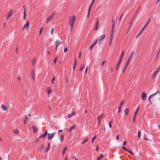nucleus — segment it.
<instances>
[{"label": "nucleus", "mask_w": 160, "mask_h": 160, "mask_svg": "<svg viewBox=\"0 0 160 160\" xmlns=\"http://www.w3.org/2000/svg\"><path fill=\"white\" fill-rule=\"evenodd\" d=\"M69 23L70 25H74V23L76 20V16L73 15L69 18Z\"/></svg>", "instance_id": "nucleus-1"}, {"label": "nucleus", "mask_w": 160, "mask_h": 160, "mask_svg": "<svg viewBox=\"0 0 160 160\" xmlns=\"http://www.w3.org/2000/svg\"><path fill=\"white\" fill-rule=\"evenodd\" d=\"M116 32V30L115 29V25L114 24H112L111 37H113L114 36V34Z\"/></svg>", "instance_id": "nucleus-2"}, {"label": "nucleus", "mask_w": 160, "mask_h": 160, "mask_svg": "<svg viewBox=\"0 0 160 160\" xmlns=\"http://www.w3.org/2000/svg\"><path fill=\"white\" fill-rule=\"evenodd\" d=\"M55 132H53L51 134L48 133L47 138L48 139V140H50L52 139L55 136Z\"/></svg>", "instance_id": "nucleus-3"}, {"label": "nucleus", "mask_w": 160, "mask_h": 160, "mask_svg": "<svg viewBox=\"0 0 160 160\" xmlns=\"http://www.w3.org/2000/svg\"><path fill=\"white\" fill-rule=\"evenodd\" d=\"M56 12L55 11H54L52 14L47 19V23H48L49 21L52 20L53 17L54 15L55 14Z\"/></svg>", "instance_id": "nucleus-4"}, {"label": "nucleus", "mask_w": 160, "mask_h": 160, "mask_svg": "<svg viewBox=\"0 0 160 160\" xmlns=\"http://www.w3.org/2000/svg\"><path fill=\"white\" fill-rule=\"evenodd\" d=\"M133 54H134L133 52H132L131 53V54H130V56L128 58V61H127V62L126 64H127L128 65L129 63H130V61H131V60L132 59V58L133 56Z\"/></svg>", "instance_id": "nucleus-5"}, {"label": "nucleus", "mask_w": 160, "mask_h": 160, "mask_svg": "<svg viewBox=\"0 0 160 160\" xmlns=\"http://www.w3.org/2000/svg\"><path fill=\"white\" fill-rule=\"evenodd\" d=\"M135 17H133L132 18V19H131L130 20V22H129V28H128V31H129L131 27L132 26V25L133 24V23L134 21L135 20Z\"/></svg>", "instance_id": "nucleus-6"}, {"label": "nucleus", "mask_w": 160, "mask_h": 160, "mask_svg": "<svg viewBox=\"0 0 160 160\" xmlns=\"http://www.w3.org/2000/svg\"><path fill=\"white\" fill-rule=\"evenodd\" d=\"M29 22L28 21L24 25L23 27L22 30H24L26 28L28 29L29 26Z\"/></svg>", "instance_id": "nucleus-7"}, {"label": "nucleus", "mask_w": 160, "mask_h": 160, "mask_svg": "<svg viewBox=\"0 0 160 160\" xmlns=\"http://www.w3.org/2000/svg\"><path fill=\"white\" fill-rule=\"evenodd\" d=\"M142 99L143 101L146 100L147 97V94L146 93L144 92H142L141 94Z\"/></svg>", "instance_id": "nucleus-8"}, {"label": "nucleus", "mask_w": 160, "mask_h": 160, "mask_svg": "<svg viewBox=\"0 0 160 160\" xmlns=\"http://www.w3.org/2000/svg\"><path fill=\"white\" fill-rule=\"evenodd\" d=\"M160 69V66L153 73V74L152 75V78H153L155 77V76L157 74V72H158L159 70Z\"/></svg>", "instance_id": "nucleus-9"}, {"label": "nucleus", "mask_w": 160, "mask_h": 160, "mask_svg": "<svg viewBox=\"0 0 160 160\" xmlns=\"http://www.w3.org/2000/svg\"><path fill=\"white\" fill-rule=\"evenodd\" d=\"M31 76L33 80H34L35 79V73L33 69L31 70Z\"/></svg>", "instance_id": "nucleus-10"}, {"label": "nucleus", "mask_w": 160, "mask_h": 160, "mask_svg": "<svg viewBox=\"0 0 160 160\" xmlns=\"http://www.w3.org/2000/svg\"><path fill=\"white\" fill-rule=\"evenodd\" d=\"M47 134H48L47 131V130H46L45 133L44 134L41 135L40 136H39V138H45L46 137V136L47 135Z\"/></svg>", "instance_id": "nucleus-11"}, {"label": "nucleus", "mask_w": 160, "mask_h": 160, "mask_svg": "<svg viewBox=\"0 0 160 160\" xmlns=\"http://www.w3.org/2000/svg\"><path fill=\"white\" fill-rule=\"evenodd\" d=\"M32 128L33 131V132L34 133H36L38 130L37 127L35 125H32Z\"/></svg>", "instance_id": "nucleus-12"}, {"label": "nucleus", "mask_w": 160, "mask_h": 160, "mask_svg": "<svg viewBox=\"0 0 160 160\" xmlns=\"http://www.w3.org/2000/svg\"><path fill=\"white\" fill-rule=\"evenodd\" d=\"M98 39H97L94 42L92 45L90 47V49H92L97 44L98 42Z\"/></svg>", "instance_id": "nucleus-13"}, {"label": "nucleus", "mask_w": 160, "mask_h": 160, "mask_svg": "<svg viewBox=\"0 0 160 160\" xmlns=\"http://www.w3.org/2000/svg\"><path fill=\"white\" fill-rule=\"evenodd\" d=\"M99 21L98 20H97V22L95 25V31L97 30L98 27V25H99Z\"/></svg>", "instance_id": "nucleus-14"}, {"label": "nucleus", "mask_w": 160, "mask_h": 160, "mask_svg": "<svg viewBox=\"0 0 160 160\" xmlns=\"http://www.w3.org/2000/svg\"><path fill=\"white\" fill-rule=\"evenodd\" d=\"M1 108L4 111H6L8 110V108L7 106L2 104L1 105Z\"/></svg>", "instance_id": "nucleus-15"}, {"label": "nucleus", "mask_w": 160, "mask_h": 160, "mask_svg": "<svg viewBox=\"0 0 160 160\" xmlns=\"http://www.w3.org/2000/svg\"><path fill=\"white\" fill-rule=\"evenodd\" d=\"M124 54V52L123 51H122L121 53V55L119 59V61H122L123 58Z\"/></svg>", "instance_id": "nucleus-16"}, {"label": "nucleus", "mask_w": 160, "mask_h": 160, "mask_svg": "<svg viewBox=\"0 0 160 160\" xmlns=\"http://www.w3.org/2000/svg\"><path fill=\"white\" fill-rule=\"evenodd\" d=\"M104 117V115L103 114H102L98 118V121H99L101 119H102Z\"/></svg>", "instance_id": "nucleus-17"}, {"label": "nucleus", "mask_w": 160, "mask_h": 160, "mask_svg": "<svg viewBox=\"0 0 160 160\" xmlns=\"http://www.w3.org/2000/svg\"><path fill=\"white\" fill-rule=\"evenodd\" d=\"M122 61H119V62H118V64H117V65H116V66L115 68V69L117 70H118V69H119V66L120 65V64L121 62Z\"/></svg>", "instance_id": "nucleus-18"}, {"label": "nucleus", "mask_w": 160, "mask_h": 160, "mask_svg": "<svg viewBox=\"0 0 160 160\" xmlns=\"http://www.w3.org/2000/svg\"><path fill=\"white\" fill-rule=\"evenodd\" d=\"M55 43L56 47V48H57L59 45L60 44L61 42L58 41H57L55 42Z\"/></svg>", "instance_id": "nucleus-19"}, {"label": "nucleus", "mask_w": 160, "mask_h": 160, "mask_svg": "<svg viewBox=\"0 0 160 160\" xmlns=\"http://www.w3.org/2000/svg\"><path fill=\"white\" fill-rule=\"evenodd\" d=\"M75 114V112H73L71 113L68 114V116L69 118H70L72 117Z\"/></svg>", "instance_id": "nucleus-20"}, {"label": "nucleus", "mask_w": 160, "mask_h": 160, "mask_svg": "<svg viewBox=\"0 0 160 160\" xmlns=\"http://www.w3.org/2000/svg\"><path fill=\"white\" fill-rule=\"evenodd\" d=\"M103 157V155L102 154H101L98 157L97 160H101Z\"/></svg>", "instance_id": "nucleus-21"}, {"label": "nucleus", "mask_w": 160, "mask_h": 160, "mask_svg": "<svg viewBox=\"0 0 160 160\" xmlns=\"http://www.w3.org/2000/svg\"><path fill=\"white\" fill-rule=\"evenodd\" d=\"M151 19L150 18H148V20L145 23V25L147 27L148 24H149L150 21H151Z\"/></svg>", "instance_id": "nucleus-22"}, {"label": "nucleus", "mask_w": 160, "mask_h": 160, "mask_svg": "<svg viewBox=\"0 0 160 160\" xmlns=\"http://www.w3.org/2000/svg\"><path fill=\"white\" fill-rule=\"evenodd\" d=\"M28 120V117L26 116H25V118L24 120V124H25L27 123Z\"/></svg>", "instance_id": "nucleus-23"}, {"label": "nucleus", "mask_w": 160, "mask_h": 160, "mask_svg": "<svg viewBox=\"0 0 160 160\" xmlns=\"http://www.w3.org/2000/svg\"><path fill=\"white\" fill-rule=\"evenodd\" d=\"M95 0H92L90 4V5L89 6V9H91H91L92 8V5L93 4V3H94V1Z\"/></svg>", "instance_id": "nucleus-24"}, {"label": "nucleus", "mask_w": 160, "mask_h": 160, "mask_svg": "<svg viewBox=\"0 0 160 160\" xmlns=\"http://www.w3.org/2000/svg\"><path fill=\"white\" fill-rule=\"evenodd\" d=\"M105 35H103L102 36H101L100 37V40L102 41L103 39H105Z\"/></svg>", "instance_id": "nucleus-25"}, {"label": "nucleus", "mask_w": 160, "mask_h": 160, "mask_svg": "<svg viewBox=\"0 0 160 160\" xmlns=\"http://www.w3.org/2000/svg\"><path fill=\"white\" fill-rule=\"evenodd\" d=\"M68 150V148L67 147H65L63 149V150L62 152V154L63 155H64L66 151Z\"/></svg>", "instance_id": "nucleus-26"}, {"label": "nucleus", "mask_w": 160, "mask_h": 160, "mask_svg": "<svg viewBox=\"0 0 160 160\" xmlns=\"http://www.w3.org/2000/svg\"><path fill=\"white\" fill-rule=\"evenodd\" d=\"M37 61L36 58H34L32 61V65L33 66Z\"/></svg>", "instance_id": "nucleus-27"}, {"label": "nucleus", "mask_w": 160, "mask_h": 160, "mask_svg": "<svg viewBox=\"0 0 160 160\" xmlns=\"http://www.w3.org/2000/svg\"><path fill=\"white\" fill-rule=\"evenodd\" d=\"M51 89L50 88H47V92L48 93V95H49L51 92Z\"/></svg>", "instance_id": "nucleus-28"}, {"label": "nucleus", "mask_w": 160, "mask_h": 160, "mask_svg": "<svg viewBox=\"0 0 160 160\" xmlns=\"http://www.w3.org/2000/svg\"><path fill=\"white\" fill-rule=\"evenodd\" d=\"M139 107H138V108H137L135 113H134V116H135V117H136V116H137V114L138 113V111L139 110Z\"/></svg>", "instance_id": "nucleus-29"}, {"label": "nucleus", "mask_w": 160, "mask_h": 160, "mask_svg": "<svg viewBox=\"0 0 160 160\" xmlns=\"http://www.w3.org/2000/svg\"><path fill=\"white\" fill-rule=\"evenodd\" d=\"M129 109H126L124 110L125 114L128 115L129 113Z\"/></svg>", "instance_id": "nucleus-30"}, {"label": "nucleus", "mask_w": 160, "mask_h": 160, "mask_svg": "<svg viewBox=\"0 0 160 160\" xmlns=\"http://www.w3.org/2000/svg\"><path fill=\"white\" fill-rule=\"evenodd\" d=\"M159 93V91H157L156 92L153 93V94L151 95V96H152V97H153L154 96L158 94Z\"/></svg>", "instance_id": "nucleus-31"}, {"label": "nucleus", "mask_w": 160, "mask_h": 160, "mask_svg": "<svg viewBox=\"0 0 160 160\" xmlns=\"http://www.w3.org/2000/svg\"><path fill=\"white\" fill-rule=\"evenodd\" d=\"M85 67V66L84 65V64L82 65L81 66V68H80V70L81 71H82V70Z\"/></svg>", "instance_id": "nucleus-32"}, {"label": "nucleus", "mask_w": 160, "mask_h": 160, "mask_svg": "<svg viewBox=\"0 0 160 160\" xmlns=\"http://www.w3.org/2000/svg\"><path fill=\"white\" fill-rule=\"evenodd\" d=\"M44 148V145H42L40 148H39V150L40 152H41L42 150Z\"/></svg>", "instance_id": "nucleus-33"}, {"label": "nucleus", "mask_w": 160, "mask_h": 160, "mask_svg": "<svg viewBox=\"0 0 160 160\" xmlns=\"http://www.w3.org/2000/svg\"><path fill=\"white\" fill-rule=\"evenodd\" d=\"M128 65H127V64H126L125 65V67L124 68L123 70H122V72L123 73H124L125 72V71H126L127 68V67L128 66Z\"/></svg>", "instance_id": "nucleus-34"}, {"label": "nucleus", "mask_w": 160, "mask_h": 160, "mask_svg": "<svg viewBox=\"0 0 160 160\" xmlns=\"http://www.w3.org/2000/svg\"><path fill=\"white\" fill-rule=\"evenodd\" d=\"M13 132L16 134H18L19 133V131L18 129L14 130Z\"/></svg>", "instance_id": "nucleus-35"}, {"label": "nucleus", "mask_w": 160, "mask_h": 160, "mask_svg": "<svg viewBox=\"0 0 160 160\" xmlns=\"http://www.w3.org/2000/svg\"><path fill=\"white\" fill-rule=\"evenodd\" d=\"M124 103V101H122L121 102L120 104L119 108H121L122 107V106L123 105Z\"/></svg>", "instance_id": "nucleus-36"}, {"label": "nucleus", "mask_w": 160, "mask_h": 160, "mask_svg": "<svg viewBox=\"0 0 160 160\" xmlns=\"http://www.w3.org/2000/svg\"><path fill=\"white\" fill-rule=\"evenodd\" d=\"M88 139L87 138H86L83 141L82 143V144H84L86 142H88Z\"/></svg>", "instance_id": "nucleus-37"}, {"label": "nucleus", "mask_w": 160, "mask_h": 160, "mask_svg": "<svg viewBox=\"0 0 160 160\" xmlns=\"http://www.w3.org/2000/svg\"><path fill=\"white\" fill-rule=\"evenodd\" d=\"M63 137H64L63 135H61V136L60 137V140H61V142H62L64 139Z\"/></svg>", "instance_id": "nucleus-38"}, {"label": "nucleus", "mask_w": 160, "mask_h": 160, "mask_svg": "<svg viewBox=\"0 0 160 160\" xmlns=\"http://www.w3.org/2000/svg\"><path fill=\"white\" fill-rule=\"evenodd\" d=\"M141 131L140 130H138V137L139 138H140L141 136Z\"/></svg>", "instance_id": "nucleus-39"}, {"label": "nucleus", "mask_w": 160, "mask_h": 160, "mask_svg": "<svg viewBox=\"0 0 160 160\" xmlns=\"http://www.w3.org/2000/svg\"><path fill=\"white\" fill-rule=\"evenodd\" d=\"M113 37H110V43H109V45H111V44L112 42V39H113Z\"/></svg>", "instance_id": "nucleus-40"}, {"label": "nucleus", "mask_w": 160, "mask_h": 160, "mask_svg": "<svg viewBox=\"0 0 160 160\" xmlns=\"http://www.w3.org/2000/svg\"><path fill=\"white\" fill-rule=\"evenodd\" d=\"M55 76H54L53 77V78H52V80H51V82H52V84H53V83H54V81L55 80Z\"/></svg>", "instance_id": "nucleus-41"}, {"label": "nucleus", "mask_w": 160, "mask_h": 160, "mask_svg": "<svg viewBox=\"0 0 160 160\" xmlns=\"http://www.w3.org/2000/svg\"><path fill=\"white\" fill-rule=\"evenodd\" d=\"M90 10H91V9H88V15L87 16V18H88L89 16Z\"/></svg>", "instance_id": "nucleus-42"}, {"label": "nucleus", "mask_w": 160, "mask_h": 160, "mask_svg": "<svg viewBox=\"0 0 160 160\" xmlns=\"http://www.w3.org/2000/svg\"><path fill=\"white\" fill-rule=\"evenodd\" d=\"M76 64V59H75V60L74 63V65L73 68V70L75 68Z\"/></svg>", "instance_id": "nucleus-43"}, {"label": "nucleus", "mask_w": 160, "mask_h": 160, "mask_svg": "<svg viewBox=\"0 0 160 160\" xmlns=\"http://www.w3.org/2000/svg\"><path fill=\"white\" fill-rule=\"evenodd\" d=\"M57 59H58V58L57 57H56L54 59V60H53V62H54V64H56V62H57Z\"/></svg>", "instance_id": "nucleus-44"}, {"label": "nucleus", "mask_w": 160, "mask_h": 160, "mask_svg": "<svg viewBox=\"0 0 160 160\" xmlns=\"http://www.w3.org/2000/svg\"><path fill=\"white\" fill-rule=\"evenodd\" d=\"M96 138V136H94L92 138V143H94V139H95Z\"/></svg>", "instance_id": "nucleus-45"}, {"label": "nucleus", "mask_w": 160, "mask_h": 160, "mask_svg": "<svg viewBox=\"0 0 160 160\" xmlns=\"http://www.w3.org/2000/svg\"><path fill=\"white\" fill-rule=\"evenodd\" d=\"M50 147H48L46 148L45 150V152H47L50 149Z\"/></svg>", "instance_id": "nucleus-46"}, {"label": "nucleus", "mask_w": 160, "mask_h": 160, "mask_svg": "<svg viewBox=\"0 0 160 160\" xmlns=\"http://www.w3.org/2000/svg\"><path fill=\"white\" fill-rule=\"evenodd\" d=\"M23 14H24L23 18H24V19H25L26 18V13H25V10L24 11Z\"/></svg>", "instance_id": "nucleus-47"}, {"label": "nucleus", "mask_w": 160, "mask_h": 160, "mask_svg": "<svg viewBox=\"0 0 160 160\" xmlns=\"http://www.w3.org/2000/svg\"><path fill=\"white\" fill-rule=\"evenodd\" d=\"M160 52V49L158 51V53H157V55H156V58H158V55H159V54Z\"/></svg>", "instance_id": "nucleus-48"}, {"label": "nucleus", "mask_w": 160, "mask_h": 160, "mask_svg": "<svg viewBox=\"0 0 160 160\" xmlns=\"http://www.w3.org/2000/svg\"><path fill=\"white\" fill-rule=\"evenodd\" d=\"M75 128V125H73L72 127H71L70 128H71V129H72H72H74Z\"/></svg>", "instance_id": "nucleus-49"}, {"label": "nucleus", "mask_w": 160, "mask_h": 160, "mask_svg": "<svg viewBox=\"0 0 160 160\" xmlns=\"http://www.w3.org/2000/svg\"><path fill=\"white\" fill-rule=\"evenodd\" d=\"M70 26H71V29H70V31L71 32H72L73 29V28L74 27V25H70Z\"/></svg>", "instance_id": "nucleus-50"}, {"label": "nucleus", "mask_w": 160, "mask_h": 160, "mask_svg": "<svg viewBox=\"0 0 160 160\" xmlns=\"http://www.w3.org/2000/svg\"><path fill=\"white\" fill-rule=\"evenodd\" d=\"M123 13H122V15H121V16L120 17V18H119V22L121 20V18H122V17L123 16Z\"/></svg>", "instance_id": "nucleus-51"}, {"label": "nucleus", "mask_w": 160, "mask_h": 160, "mask_svg": "<svg viewBox=\"0 0 160 160\" xmlns=\"http://www.w3.org/2000/svg\"><path fill=\"white\" fill-rule=\"evenodd\" d=\"M127 152H128L129 153H130L132 154V155H134V154L132 152L130 151V150H128V151H127Z\"/></svg>", "instance_id": "nucleus-52"}, {"label": "nucleus", "mask_w": 160, "mask_h": 160, "mask_svg": "<svg viewBox=\"0 0 160 160\" xmlns=\"http://www.w3.org/2000/svg\"><path fill=\"white\" fill-rule=\"evenodd\" d=\"M10 17V12L7 15L6 19H8V18H9Z\"/></svg>", "instance_id": "nucleus-53"}, {"label": "nucleus", "mask_w": 160, "mask_h": 160, "mask_svg": "<svg viewBox=\"0 0 160 160\" xmlns=\"http://www.w3.org/2000/svg\"><path fill=\"white\" fill-rule=\"evenodd\" d=\"M122 148L124 149V150H125L126 151H128V149H127L125 147H122Z\"/></svg>", "instance_id": "nucleus-54"}, {"label": "nucleus", "mask_w": 160, "mask_h": 160, "mask_svg": "<svg viewBox=\"0 0 160 160\" xmlns=\"http://www.w3.org/2000/svg\"><path fill=\"white\" fill-rule=\"evenodd\" d=\"M53 30H54V28H53L52 29L51 31V35H53Z\"/></svg>", "instance_id": "nucleus-55"}, {"label": "nucleus", "mask_w": 160, "mask_h": 160, "mask_svg": "<svg viewBox=\"0 0 160 160\" xmlns=\"http://www.w3.org/2000/svg\"><path fill=\"white\" fill-rule=\"evenodd\" d=\"M6 24L5 22H4L3 23V27L4 28H5V27L6 26Z\"/></svg>", "instance_id": "nucleus-56"}, {"label": "nucleus", "mask_w": 160, "mask_h": 160, "mask_svg": "<svg viewBox=\"0 0 160 160\" xmlns=\"http://www.w3.org/2000/svg\"><path fill=\"white\" fill-rule=\"evenodd\" d=\"M144 30L142 29L138 33H139L140 34H141L142 33V32H143V31Z\"/></svg>", "instance_id": "nucleus-57"}, {"label": "nucleus", "mask_w": 160, "mask_h": 160, "mask_svg": "<svg viewBox=\"0 0 160 160\" xmlns=\"http://www.w3.org/2000/svg\"><path fill=\"white\" fill-rule=\"evenodd\" d=\"M152 96H151V95H150V96H149V98H148V101H149V102H150V99L151 98H152Z\"/></svg>", "instance_id": "nucleus-58"}, {"label": "nucleus", "mask_w": 160, "mask_h": 160, "mask_svg": "<svg viewBox=\"0 0 160 160\" xmlns=\"http://www.w3.org/2000/svg\"><path fill=\"white\" fill-rule=\"evenodd\" d=\"M106 61H103L102 62V63H101V65L102 66H103V64H104V63L106 62Z\"/></svg>", "instance_id": "nucleus-59"}, {"label": "nucleus", "mask_w": 160, "mask_h": 160, "mask_svg": "<svg viewBox=\"0 0 160 160\" xmlns=\"http://www.w3.org/2000/svg\"><path fill=\"white\" fill-rule=\"evenodd\" d=\"M39 141V140H38V138H36L35 139V143H37V142H38Z\"/></svg>", "instance_id": "nucleus-60"}, {"label": "nucleus", "mask_w": 160, "mask_h": 160, "mask_svg": "<svg viewBox=\"0 0 160 160\" xmlns=\"http://www.w3.org/2000/svg\"><path fill=\"white\" fill-rule=\"evenodd\" d=\"M147 27L144 25V26H143V28L142 29L144 30Z\"/></svg>", "instance_id": "nucleus-61"}, {"label": "nucleus", "mask_w": 160, "mask_h": 160, "mask_svg": "<svg viewBox=\"0 0 160 160\" xmlns=\"http://www.w3.org/2000/svg\"><path fill=\"white\" fill-rule=\"evenodd\" d=\"M147 27L144 25V26H143V28L142 29L144 30Z\"/></svg>", "instance_id": "nucleus-62"}, {"label": "nucleus", "mask_w": 160, "mask_h": 160, "mask_svg": "<svg viewBox=\"0 0 160 160\" xmlns=\"http://www.w3.org/2000/svg\"><path fill=\"white\" fill-rule=\"evenodd\" d=\"M43 28V27H42L40 30L39 32H42Z\"/></svg>", "instance_id": "nucleus-63"}, {"label": "nucleus", "mask_w": 160, "mask_h": 160, "mask_svg": "<svg viewBox=\"0 0 160 160\" xmlns=\"http://www.w3.org/2000/svg\"><path fill=\"white\" fill-rule=\"evenodd\" d=\"M140 35V34L139 33H138V34L136 37V39H137Z\"/></svg>", "instance_id": "nucleus-64"}]
</instances>
